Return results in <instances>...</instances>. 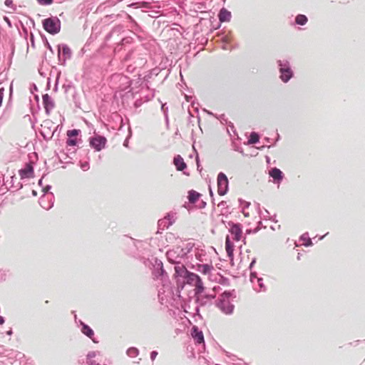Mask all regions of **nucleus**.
Returning <instances> with one entry per match:
<instances>
[{"label": "nucleus", "mask_w": 365, "mask_h": 365, "mask_svg": "<svg viewBox=\"0 0 365 365\" xmlns=\"http://www.w3.org/2000/svg\"><path fill=\"white\" fill-rule=\"evenodd\" d=\"M173 278L176 283V294L181 297L180 292L184 289L185 284L195 285L201 279L196 273L187 270L185 267L175 266Z\"/></svg>", "instance_id": "1"}, {"label": "nucleus", "mask_w": 365, "mask_h": 365, "mask_svg": "<svg viewBox=\"0 0 365 365\" xmlns=\"http://www.w3.org/2000/svg\"><path fill=\"white\" fill-rule=\"evenodd\" d=\"M277 65L279 71V78L282 83H287L294 77V71L287 59L277 60Z\"/></svg>", "instance_id": "2"}, {"label": "nucleus", "mask_w": 365, "mask_h": 365, "mask_svg": "<svg viewBox=\"0 0 365 365\" xmlns=\"http://www.w3.org/2000/svg\"><path fill=\"white\" fill-rule=\"evenodd\" d=\"M7 177L5 178V174L1 173V177L3 181L2 186H5L6 190L12 192L17 191L22 188L23 185L18 180L14 171L9 173V170H6Z\"/></svg>", "instance_id": "3"}, {"label": "nucleus", "mask_w": 365, "mask_h": 365, "mask_svg": "<svg viewBox=\"0 0 365 365\" xmlns=\"http://www.w3.org/2000/svg\"><path fill=\"white\" fill-rule=\"evenodd\" d=\"M126 15V19L128 21V30L136 37V38L140 41L143 42L146 40L145 31L143 28L135 20V19L128 14Z\"/></svg>", "instance_id": "4"}, {"label": "nucleus", "mask_w": 365, "mask_h": 365, "mask_svg": "<svg viewBox=\"0 0 365 365\" xmlns=\"http://www.w3.org/2000/svg\"><path fill=\"white\" fill-rule=\"evenodd\" d=\"M133 81L126 76H121L120 77V85H119V91L120 96L122 98H129L131 96L133 98H135V96L137 93L133 92V88L132 87Z\"/></svg>", "instance_id": "5"}, {"label": "nucleus", "mask_w": 365, "mask_h": 365, "mask_svg": "<svg viewBox=\"0 0 365 365\" xmlns=\"http://www.w3.org/2000/svg\"><path fill=\"white\" fill-rule=\"evenodd\" d=\"M221 222L225 225V227H229L228 232L233 237L235 241L239 242L242 240L243 226L241 223L224 220H222Z\"/></svg>", "instance_id": "6"}, {"label": "nucleus", "mask_w": 365, "mask_h": 365, "mask_svg": "<svg viewBox=\"0 0 365 365\" xmlns=\"http://www.w3.org/2000/svg\"><path fill=\"white\" fill-rule=\"evenodd\" d=\"M155 267L152 272L154 279H160L163 286L170 284L169 276L163 267V264L160 259L155 258Z\"/></svg>", "instance_id": "7"}, {"label": "nucleus", "mask_w": 365, "mask_h": 365, "mask_svg": "<svg viewBox=\"0 0 365 365\" xmlns=\"http://www.w3.org/2000/svg\"><path fill=\"white\" fill-rule=\"evenodd\" d=\"M66 148L78 147L82 143L81 130L80 129L73 128L68 130L66 132Z\"/></svg>", "instance_id": "8"}, {"label": "nucleus", "mask_w": 365, "mask_h": 365, "mask_svg": "<svg viewBox=\"0 0 365 365\" xmlns=\"http://www.w3.org/2000/svg\"><path fill=\"white\" fill-rule=\"evenodd\" d=\"M89 146L95 152H100L107 147L108 140L102 135L95 134L88 138Z\"/></svg>", "instance_id": "9"}, {"label": "nucleus", "mask_w": 365, "mask_h": 365, "mask_svg": "<svg viewBox=\"0 0 365 365\" xmlns=\"http://www.w3.org/2000/svg\"><path fill=\"white\" fill-rule=\"evenodd\" d=\"M176 213L173 212H168L165 214V217L160 219L158 221V231L157 234H160L161 231L164 229L169 228L171 225H173L176 220Z\"/></svg>", "instance_id": "10"}, {"label": "nucleus", "mask_w": 365, "mask_h": 365, "mask_svg": "<svg viewBox=\"0 0 365 365\" xmlns=\"http://www.w3.org/2000/svg\"><path fill=\"white\" fill-rule=\"evenodd\" d=\"M72 56L71 48L66 43H60L57 46V56L60 65L65 66L66 61Z\"/></svg>", "instance_id": "11"}, {"label": "nucleus", "mask_w": 365, "mask_h": 365, "mask_svg": "<svg viewBox=\"0 0 365 365\" xmlns=\"http://www.w3.org/2000/svg\"><path fill=\"white\" fill-rule=\"evenodd\" d=\"M61 28V20L56 16L49 14L47 17V33L51 35L58 34Z\"/></svg>", "instance_id": "12"}, {"label": "nucleus", "mask_w": 365, "mask_h": 365, "mask_svg": "<svg viewBox=\"0 0 365 365\" xmlns=\"http://www.w3.org/2000/svg\"><path fill=\"white\" fill-rule=\"evenodd\" d=\"M217 193L220 196L225 195L229 191V180L223 172H220L217 178Z\"/></svg>", "instance_id": "13"}, {"label": "nucleus", "mask_w": 365, "mask_h": 365, "mask_svg": "<svg viewBox=\"0 0 365 365\" xmlns=\"http://www.w3.org/2000/svg\"><path fill=\"white\" fill-rule=\"evenodd\" d=\"M269 177L270 182L273 184L277 185V187L280 185L282 182L285 178L284 173L278 168L273 167L269 170Z\"/></svg>", "instance_id": "14"}, {"label": "nucleus", "mask_w": 365, "mask_h": 365, "mask_svg": "<svg viewBox=\"0 0 365 365\" xmlns=\"http://www.w3.org/2000/svg\"><path fill=\"white\" fill-rule=\"evenodd\" d=\"M190 336L196 346H205L203 332L197 326L193 325L192 327L190 329Z\"/></svg>", "instance_id": "15"}, {"label": "nucleus", "mask_w": 365, "mask_h": 365, "mask_svg": "<svg viewBox=\"0 0 365 365\" xmlns=\"http://www.w3.org/2000/svg\"><path fill=\"white\" fill-rule=\"evenodd\" d=\"M215 305L223 314H227V315L232 314L235 309V305L230 301L217 299L215 302Z\"/></svg>", "instance_id": "16"}, {"label": "nucleus", "mask_w": 365, "mask_h": 365, "mask_svg": "<svg viewBox=\"0 0 365 365\" xmlns=\"http://www.w3.org/2000/svg\"><path fill=\"white\" fill-rule=\"evenodd\" d=\"M215 298V294L205 293L202 295L195 296L194 298V301L195 304L198 305V307H205L208 304H211L212 299H214Z\"/></svg>", "instance_id": "17"}, {"label": "nucleus", "mask_w": 365, "mask_h": 365, "mask_svg": "<svg viewBox=\"0 0 365 365\" xmlns=\"http://www.w3.org/2000/svg\"><path fill=\"white\" fill-rule=\"evenodd\" d=\"M218 19H219V23L216 28H214L213 29H219L221 26V24L224 22H230L232 18V14L231 11H230L228 9H227L225 7H222L218 13Z\"/></svg>", "instance_id": "18"}, {"label": "nucleus", "mask_w": 365, "mask_h": 365, "mask_svg": "<svg viewBox=\"0 0 365 365\" xmlns=\"http://www.w3.org/2000/svg\"><path fill=\"white\" fill-rule=\"evenodd\" d=\"M235 244L231 240L229 235H227L225 237V250L227 252V255L230 260L231 264H234V251H235Z\"/></svg>", "instance_id": "19"}, {"label": "nucleus", "mask_w": 365, "mask_h": 365, "mask_svg": "<svg viewBox=\"0 0 365 365\" xmlns=\"http://www.w3.org/2000/svg\"><path fill=\"white\" fill-rule=\"evenodd\" d=\"M19 173L21 177V180L32 178L34 175V167L32 163L29 162L26 163L24 168L19 170Z\"/></svg>", "instance_id": "20"}, {"label": "nucleus", "mask_w": 365, "mask_h": 365, "mask_svg": "<svg viewBox=\"0 0 365 365\" xmlns=\"http://www.w3.org/2000/svg\"><path fill=\"white\" fill-rule=\"evenodd\" d=\"M81 332L90 339L94 344L99 343V341L95 337V333L93 329L87 324H84L82 328L80 329Z\"/></svg>", "instance_id": "21"}, {"label": "nucleus", "mask_w": 365, "mask_h": 365, "mask_svg": "<svg viewBox=\"0 0 365 365\" xmlns=\"http://www.w3.org/2000/svg\"><path fill=\"white\" fill-rule=\"evenodd\" d=\"M135 38H136L135 36H125L123 38H122L120 41V42L116 45L115 47V51H120L123 47L127 44H133L135 43Z\"/></svg>", "instance_id": "22"}, {"label": "nucleus", "mask_w": 365, "mask_h": 365, "mask_svg": "<svg viewBox=\"0 0 365 365\" xmlns=\"http://www.w3.org/2000/svg\"><path fill=\"white\" fill-rule=\"evenodd\" d=\"M195 269L202 274H210L209 277L210 278V272L214 269V267L212 263L197 264Z\"/></svg>", "instance_id": "23"}, {"label": "nucleus", "mask_w": 365, "mask_h": 365, "mask_svg": "<svg viewBox=\"0 0 365 365\" xmlns=\"http://www.w3.org/2000/svg\"><path fill=\"white\" fill-rule=\"evenodd\" d=\"M174 164L178 171H183L187 168V164L180 155H176L174 157Z\"/></svg>", "instance_id": "24"}, {"label": "nucleus", "mask_w": 365, "mask_h": 365, "mask_svg": "<svg viewBox=\"0 0 365 365\" xmlns=\"http://www.w3.org/2000/svg\"><path fill=\"white\" fill-rule=\"evenodd\" d=\"M194 246V243L188 242L186 244L185 247H177L178 250H180L178 256L180 257L181 258H186L187 257V255L192 250Z\"/></svg>", "instance_id": "25"}, {"label": "nucleus", "mask_w": 365, "mask_h": 365, "mask_svg": "<svg viewBox=\"0 0 365 365\" xmlns=\"http://www.w3.org/2000/svg\"><path fill=\"white\" fill-rule=\"evenodd\" d=\"M202 195L194 190H190L187 192V199L189 202L195 204L201 197Z\"/></svg>", "instance_id": "26"}, {"label": "nucleus", "mask_w": 365, "mask_h": 365, "mask_svg": "<svg viewBox=\"0 0 365 365\" xmlns=\"http://www.w3.org/2000/svg\"><path fill=\"white\" fill-rule=\"evenodd\" d=\"M236 297V292L235 289L232 290H225L220 295L217 299L230 301V299H233Z\"/></svg>", "instance_id": "27"}, {"label": "nucleus", "mask_w": 365, "mask_h": 365, "mask_svg": "<svg viewBox=\"0 0 365 365\" xmlns=\"http://www.w3.org/2000/svg\"><path fill=\"white\" fill-rule=\"evenodd\" d=\"M252 286L253 289L257 292H265L267 290V287L263 282V278L261 277L257 278L255 284H252Z\"/></svg>", "instance_id": "28"}, {"label": "nucleus", "mask_w": 365, "mask_h": 365, "mask_svg": "<svg viewBox=\"0 0 365 365\" xmlns=\"http://www.w3.org/2000/svg\"><path fill=\"white\" fill-rule=\"evenodd\" d=\"M308 22V18L306 15L299 14L295 16L294 22L292 24L293 26H304Z\"/></svg>", "instance_id": "29"}, {"label": "nucleus", "mask_w": 365, "mask_h": 365, "mask_svg": "<svg viewBox=\"0 0 365 365\" xmlns=\"http://www.w3.org/2000/svg\"><path fill=\"white\" fill-rule=\"evenodd\" d=\"M51 185L47 184V201H48V206H47V211L53 207L55 197L52 192H51Z\"/></svg>", "instance_id": "30"}, {"label": "nucleus", "mask_w": 365, "mask_h": 365, "mask_svg": "<svg viewBox=\"0 0 365 365\" xmlns=\"http://www.w3.org/2000/svg\"><path fill=\"white\" fill-rule=\"evenodd\" d=\"M299 240L303 242V245L306 247H312L314 245L312 240L309 237V233L307 232L300 235Z\"/></svg>", "instance_id": "31"}, {"label": "nucleus", "mask_w": 365, "mask_h": 365, "mask_svg": "<svg viewBox=\"0 0 365 365\" xmlns=\"http://www.w3.org/2000/svg\"><path fill=\"white\" fill-rule=\"evenodd\" d=\"M260 134L257 132L252 131L250 133V138L245 143L246 145H252L259 143Z\"/></svg>", "instance_id": "32"}, {"label": "nucleus", "mask_w": 365, "mask_h": 365, "mask_svg": "<svg viewBox=\"0 0 365 365\" xmlns=\"http://www.w3.org/2000/svg\"><path fill=\"white\" fill-rule=\"evenodd\" d=\"M53 123L52 121H49L48 119H47V135L51 133V137H48L47 136V141L48 140L49 138H51L56 132H57V130H58V128H60V130L61 129V125H57L56 126H55L53 129H52V125H53Z\"/></svg>", "instance_id": "33"}, {"label": "nucleus", "mask_w": 365, "mask_h": 365, "mask_svg": "<svg viewBox=\"0 0 365 365\" xmlns=\"http://www.w3.org/2000/svg\"><path fill=\"white\" fill-rule=\"evenodd\" d=\"M66 152L64 150H62V154L66 156L64 158V160H72L73 158L71 155H75L76 153L77 149L75 148V147H66Z\"/></svg>", "instance_id": "34"}, {"label": "nucleus", "mask_w": 365, "mask_h": 365, "mask_svg": "<svg viewBox=\"0 0 365 365\" xmlns=\"http://www.w3.org/2000/svg\"><path fill=\"white\" fill-rule=\"evenodd\" d=\"M195 285H196V289H195V297L200 295L205 292V287L204 286L202 278L200 279V281L197 282Z\"/></svg>", "instance_id": "35"}, {"label": "nucleus", "mask_w": 365, "mask_h": 365, "mask_svg": "<svg viewBox=\"0 0 365 365\" xmlns=\"http://www.w3.org/2000/svg\"><path fill=\"white\" fill-rule=\"evenodd\" d=\"M45 177V174L43 173L41 178L38 180V185L42 187V192H43V195L42 196L39 198V205L43 207V208H45V207L43 206V203L45 202V200H44V196L46 195V186H43L42 183H43V178Z\"/></svg>", "instance_id": "36"}, {"label": "nucleus", "mask_w": 365, "mask_h": 365, "mask_svg": "<svg viewBox=\"0 0 365 365\" xmlns=\"http://www.w3.org/2000/svg\"><path fill=\"white\" fill-rule=\"evenodd\" d=\"M139 353V349L135 346H130L126 350V354L130 358H135L138 356Z\"/></svg>", "instance_id": "37"}, {"label": "nucleus", "mask_w": 365, "mask_h": 365, "mask_svg": "<svg viewBox=\"0 0 365 365\" xmlns=\"http://www.w3.org/2000/svg\"><path fill=\"white\" fill-rule=\"evenodd\" d=\"M72 100L75 107L81 109V97L76 91H74V92L72 93Z\"/></svg>", "instance_id": "38"}, {"label": "nucleus", "mask_w": 365, "mask_h": 365, "mask_svg": "<svg viewBox=\"0 0 365 365\" xmlns=\"http://www.w3.org/2000/svg\"><path fill=\"white\" fill-rule=\"evenodd\" d=\"M88 153H89V150H87V161H85V162L80 161L79 162V166L81 168V170L83 171H87L90 168V163H89L90 157L88 155Z\"/></svg>", "instance_id": "39"}, {"label": "nucleus", "mask_w": 365, "mask_h": 365, "mask_svg": "<svg viewBox=\"0 0 365 365\" xmlns=\"http://www.w3.org/2000/svg\"><path fill=\"white\" fill-rule=\"evenodd\" d=\"M231 41H232V37L230 35L225 34L222 36V41H223L222 49H224V50L228 49L229 44L231 42Z\"/></svg>", "instance_id": "40"}, {"label": "nucleus", "mask_w": 365, "mask_h": 365, "mask_svg": "<svg viewBox=\"0 0 365 365\" xmlns=\"http://www.w3.org/2000/svg\"><path fill=\"white\" fill-rule=\"evenodd\" d=\"M111 31L114 35L119 36L122 32H123V26L121 24L115 25L112 28Z\"/></svg>", "instance_id": "41"}, {"label": "nucleus", "mask_w": 365, "mask_h": 365, "mask_svg": "<svg viewBox=\"0 0 365 365\" xmlns=\"http://www.w3.org/2000/svg\"><path fill=\"white\" fill-rule=\"evenodd\" d=\"M55 106L53 99L47 94V115L49 114L50 110Z\"/></svg>", "instance_id": "42"}, {"label": "nucleus", "mask_w": 365, "mask_h": 365, "mask_svg": "<svg viewBox=\"0 0 365 365\" xmlns=\"http://www.w3.org/2000/svg\"><path fill=\"white\" fill-rule=\"evenodd\" d=\"M200 307H198V305L196 304V306L194 309L195 312L189 313L190 316H191L192 317H197L199 319H202V317L200 312Z\"/></svg>", "instance_id": "43"}, {"label": "nucleus", "mask_w": 365, "mask_h": 365, "mask_svg": "<svg viewBox=\"0 0 365 365\" xmlns=\"http://www.w3.org/2000/svg\"><path fill=\"white\" fill-rule=\"evenodd\" d=\"M238 202L241 209H244V210L250 206V202L243 200L242 198H239Z\"/></svg>", "instance_id": "44"}, {"label": "nucleus", "mask_w": 365, "mask_h": 365, "mask_svg": "<svg viewBox=\"0 0 365 365\" xmlns=\"http://www.w3.org/2000/svg\"><path fill=\"white\" fill-rule=\"evenodd\" d=\"M72 314L74 315V320L75 323L76 324L77 327L80 328V329L82 328L84 324H86L84 322H83L81 319H79L77 318L76 312V311H72Z\"/></svg>", "instance_id": "45"}, {"label": "nucleus", "mask_w": 365, "mask_h": 365, "mask_svg": "<svg viewBox=\"0 0 365 365\" xmlns=\"http://www.w3.org/2000/svg\"><path fill=\"white\" fill-rule=\"evenodd\" d=\"M100 351H88L87 353V354L86 355V360H90V359H93V358H95L97 355H99L100 354Z\"/></svg>", "instance_id": "46"}, {"label": "nucleus", "mask_w": 365, "mask_h": 365, "mask_svg": "<svg viewBox=\"0 0 365 365\" xmlns=\"http://www.w3.org/2000/svg\"><path fill=\"white\" fill-rule=\"evenodd\" d=\"M259 277L257 272L250 270V281L252 284H255V280Z\"/></svg>", "instance_id": "47"}, {"label": "nucleus", "mask_w": 365, "mask_h": 365, "mask_svg": "<svg viewBox=\"0 0 365 365\" xmlns=\"http://www.w3.org/2000/svg\"><path fill=\"white\" fill-rule=\"evenodd\" d=\"M133 50H132V49L129 50L126 53V54L123 56V58H122V60H121L122 63H125L128 62L130 59L131 56H133Z\"/></svg>", "instance_id": "48"}, {"label": "nucleus", "mask_w": 365, "mask_h": 365, "mask_svg": "<svg viewBox=\"0 0 365 365\" xmlns=\"http://www.w3.org/2000/svg\"><path fill=\"white\" fill-rule=\"evenodd\" d=\"M260 227H256L255 228H248L245 230V235H253L256 234L260 230Z\"/></svg>", "instance_id": "49"}, {"label": "nucleus", "mask_w": 365, "mask_h": 365, "mask_svg": "<svg viewBox=\"0 0 365 365\" xmlns=\"http://www.w3.org/2000/svg\"><path fill=\"white\" fill-rule=\"evenodd\" d=\"M4 4L7 6V7H10L14 11H17V7L16 5L14 4L13 3V1L12 0H6L4 1Z\"/></svg>", "instance_id": "50"}, {"label": "nucleus", "mask_w": 365, "mask_h": 365, "mask_svg": "<svg viewBox=\"0 0 365 365\" xmlns=\"http://www.w3.org/2000/svg\"><path fill=\"white\" fill-rule=\"evenodd\" d=\"M220 280H219V282H219L220 284H222V285H229V284H230V280H229V279H228L227 277H225V276H223V275H221V274L220 275Z\"/></svg>", "instance_id": "51"}, {"label": "nucleus", "mask_w": 365, "mask_h": 365, "mask_svg": "<svg viewBox=\"0 0 365 365\" xmlns=\"http://www.w3.org/2000/svg\"><path fill=\"white\" fill-rule=\"evenodd\" d=\"M64 88L66 92L71 91L73 93L74 92V91H76L75 86L71 82H69L68 84L64 85Z\"/></svg>", "instance_id": "52"}, {"label": "nucleus", "mask_w": 365, "mask_h": 365, "mask_svg": "<svg viewBox=\"0 0 365 365\" xmlns=\"http://www.w3.org/2000/svg\"><path fill=\"white\" fill-rule=\"evenodd\" d=\"M195 163H196V165H197V170L199 172H201L202 170V167L201 165L199 153H197V155H196Z\"/></svg>", "instance_id": "53"}, {"label": "nucleus", "mask_w": 365, "mask_h": 365, "mask_svg": "<svg viewBox=\"0 0 365 365\" xmlns=\"http://www.w3.org/2000/svg\"><path fill=\"white\" fill-rule=\"evenodd\" d=\"M158 101L161 103V110L163 113V115L168 114V106H167V103H163L160 99H158Z\"/></svg>", "instance_id": "54"}, {"label": "nucleus", "mask_w": 365, "mask_h": 365, "mask_svg": "<svg viewBox=\"0 0 365 365\" xmlns=\"http://www.w3.org/2000/svg\"><path fill=\"white\" fill-rule=\"evenodd\" d=\"M208 190H209V195H210V198H211V201H212V205H213V206H215V203L214 192H213V190H212V189L211 185H209V186H208Z\"/></svg>", "instance_id": "55"}, {"label": "nucleus", "mask_w": 365, "mask_h": 365, "mask_svg": "<svg viewBox=\"0 0 365 365\" xmlns=\"http://www.w3.org/2000/svg\"><path fill=\"white\" fill-rule=\"evenodd\" d=\"M155 90H152L151 91L152 93H151L150 96L145 95V96H142L143 98H145V101L148 102V101L152 100L155 96Z\"/></svg>", "instance_id": "56"}, {"label": "nucleus", "mask_w": 365, "mask_h": 365, "mask_svg": "<svg viewBox=\"0 0 365 365\" xmlns=\"http://www.w3.org/2000/svg\"><path fill=\"white\" fill-rule=\"evenodd\" d=\"M158 355V352L156 350H153L150 353V358L152 361H154Z\"/></svg>", "instance_id": "57"}, {"label": "nucleus", "mask_w": 365, "mask_h": 365, "mask_svg": "<svg viewBox=\"0 0 365 365\" xmlns=\"http://www.w3.org/2000/svg\"><path fill=\"white\" fill-rule=\"evenodd\" d=\"M60 154H61V155H58V159L61 160V163H71L70 159L64 160V158L66 156L62 154V151H61Z\"/></svg>", "instance_id": "58"}, {"label": "nucleus", "mask_w": 365, "mask_h": 365, "mask_svg": "<svg viewBox=\"0 0 365 365\" xmlns=\"http://www.w3.org/2000/svg\"><path fill=\"white\" fill-rule=\"evenodd\" d=\"M143 103V102L140 99H136L133 103V106L135 108L138 109L142 106Z\"/></svg>", "instance_id": "59"}, {"label": "nucleus", "mask_w": 365, "mask_h": 365, "mask_svg": "<svg viewBox=\"0 0 365 365\" xmlns=\"http://www.w3.org/2000/svg\"><path fill=\"white\" fill-rule=\"evenodd\" d=\"M222 123H223V122L225 121V123L227 122V119L225 117V114H221V115H216L215 116Z\"/></svg>", "instance_id": "60"}, {"label": "nucleus", "mask_w": 365, "mask_h": 365, "mask_svg": "<svg viewBox=\"0 0 365 365\" xmlns=\"http://www.w3.org/2000/svg\"><path fill=\"white\" fill-rule=\"evenodd\" d=\"M256 262H257V258L256 257H253L250 263V265L248 267V269L250 271V270H252L255 264H256Z\"/></svg>", "instance_id": "61"}, {"label": "nucleus", "mask_w": 365, "mask_h": 365, "mask_svg": "<svg viewBox=\"0 0 365 365\" xmlns=\"http://www.w3.org/2000/svg\"><path fill=\"white\" fill-rule=\"evenodd\" d=\"M234 150L240 153H241L242 155H247L245 154L243 148L239 145L235 146Z\"/></svg>", "instance_id": "62"}, {"label": "nucleus", "mask_w": 365, "mask_h": 365, "mask_svg": "<svg viewBox=\"0 0 365 365\" xmlns=\"http://www.w3.org/2000/svg\"><path fill=\"white\" fill-rule=\"evenodd\" d=\"M114 36V34H113V32L111 31V30L105 36V41L107 42L113 36Z\"/></svg>", "instance_id": "63"}, {"label": "nucleus", "mask_w": 365, "mask_h": 365, "mask_svg": "<svg viewBox=\"0 0 365 365\" xmlns=\"http://www.w3.org/2000/svg\"><path fill=\"white\" fill-rule=\"evenodd\" d=\"M87 365H101L99 363H97L93 359L86 360Z\"/></svg>", "instance_id": "64"}]
</instances>
